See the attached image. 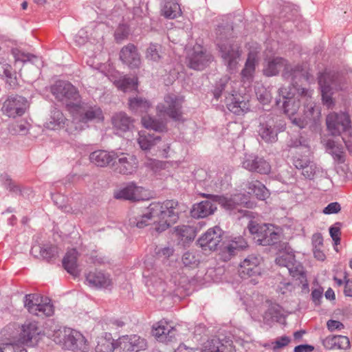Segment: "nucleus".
Returning <instances> with one entry per match:
<instances>
[{"label": "nucleus", "mask_w": 352, "mask_h": 352, "mask_svg": "<svg viewBox=\"0 0 352 352\" xmlns=\"http://www.w3.org/2000/svg\"><path fill=\"white\" fill-rule=\"evenodd\" d=\"M281 87L278 89L279 96L285 100L283 102L284 112L291 122L300 129L308 124H316L320 118V107L312 100V91L305 88L296 89Z\"/></svg>", "instance_id": "1"}, {"label": "nucleus", "mask_w": 352, "mask_h": 352, "mask_svg": "<svg viewBox=\"0 0 352 352\" xmlns=\"http://www.w3.org/2000/svg\"><path fill=\"white\" fill-rule=\"evenodd\" d=\"M184 206L173 200L152 203L146 213L139 217L130 219V224L139 228L153 224L157 232H162L176 223L179 214L184 211Z\"/></svg>", "instance_id": "2"}, {"label": "nucleus", "mask_w": 352, "mask_h": 352, "mask_svg": "<svg viewBox=\"0 0 352 352\" xmlns=\"http://www.w3.org/2000/svg\"><path fill=\"white\" fill-rule=\"evenodd\" d=\"M232 32V28L229 25L218 26L215 30L216 42L221 57L230 70L236 68L241 56L239 46L230 38Z\"/></svg>", "instance_id": "3"}, {"label": "nucleus", "mask_w": 352, "mask_h": 352, "mask_svg": "<svg viewBox=\"0 0 352 352\" xmlns=\"http://www.w3.org/2000/svg\"><path fill=\"white\" fill-rule=\"evenodd\" d=\"M48 337L63 349L74 352H88L89 342L79 331L67 327L54 329L48 333Z\"/></svg>", "instance_id": "4"}, {"label": "nucleus", "mask_w": 352, "mask_h": 352, "mask_svg": "<svg viewBox=\"0 0 352 352\" xmlns=\"http://www.w3.org/2000/svg\"><path fill=\"white\" fill-rule=\"evenodd\" d=\"M234 82L230 81L228 76H224L217 82L214 89V98L219 99L223 92L226 98V104L228 109L234 114L240 115L247 112L250 109L248 100H245L244 97L237 96L235 90L233 89Z\"/></svg>", "instance_id": "5"}, {"label": "nucleus", "mask_w": 352, "mask_h": 352, "mask_svg": "<svg viewBox=\"0 0 352 352\" xmlns=\"http://www.w3.org/2000/svg\"><path fill=\"white\" fill-rule=\"evenodd\" d=\"M328 131L332 135H342L347 149L352 152V135L350 132L351 119L348 113H329L326 119Z\"/></svg>", "instance_id": "6"}, {"label": "nucleus", "mask_w": 352, "mask_h": 352, "mask_svg": "<svg viewBox=\"0 0 352 352\" xmlns=\"http://www.w3.org/2000/svg\"><path fill=\"white\" fill-rule=\"evenodd\" d=\"M51 91L56 99L64 104L69 112L80 109V94L70 82L58 80L52 87Z\"/></svg>", "instance_id": "7"}, {"label": "nucleus", "mask_w": 352, "mask_h": 352, "mask_svg": "<svg viewBox=\"0 0 352 352\" xmlns=\"http://www.w3.org/2000/svg\"><path fill=\"white\" fill-rule=\"evenodd\" d=\"M73 116V120L70 123L71 126L67 124V131L72 133L75 131H81L85 124L89 122L102 121L104 118L101 109L97 106H90L80 100V109L75 112H70Z\"/></svg>", "instance_id": "8"}, {"label": "nucleus", "mask_w": 352, "mask_h": 352, "mask_svg": "<svg viewBox=\"0 0 352 352\" xmlns=\"http://www.w3.org/2000/svg\"><path fill=\"white\" fill-rule=\"evenodd\" d=\"M281 69H283V77L290 80L292 83L296 79L303 77L301 67L296 66L294 68L288 65L285 58L278 56L270 58L264 65L263 72L265 76L270 77L276 76Z\"/></svg>", "instance_id": "9"}, {"label": "nucleus", "mask_w": 352, "mask_h": 352, "mask_svg": "<svg viewBox=\"0 0 352 352\" xmlns=\"http://www.w3.org/2000/svg\"><path fill=\"white\" fill-rule=\"evenodd\" d=\"M248 228L250 232L254 236V240L258 245H271L279 241V232L272 225L258 224L251 221Z\"/></svg>", "instance_id": "10"}, {"label": "nucleus", "mask_w": 352, "mask_h": 352, "mask_svg": "<svg viewBox=\"0 0 352 352\" xmlns=\"http://www.w3.org/2000/svg\"><path fill=\"white\" fill-rule=\"evenodd\" d=\"M24 305L30 314L38 316H50L54 314V307L50 300L36 294L26 295Z\"/></svg>", "instance_id": "11"}, {"label": "nucleus", "mask_w": 352, "mask_h": 352, "mask_svg": "<svg viewBox=\"0 0 352 352\" xmlns=\"http://www.w3.org/2000/svg\"><path fill=\"white\" fill-rule=\"evenodd\" d=\"M146 347V340L138 335L122 336L111 342V352H138Z\"/></svg>", "instance_id": "12"}, {"label": "nucleus", "mask_w": 352, "mask_h": 352, "mask_svg": "<svg viewBox=\"0 0 352 352\" xmlns=\"http://www.w3.org/2000/svg\"><path fill=\"white\" fill-rule=\"evenodd\" d=\"M318 84L321 90L322 99L324 104L328 108L333 105L332 94L333 89H341L338 84L335 74L324 72L318 78Z\"/></svg>", "instance_id": "13"}, {"label": "nucleus", "mask_w": 352, "mask_h": 352, "mask_svg": "<svg viewBox=\"0 0 352 352\" xmlns=\"http://www.w3.org/2000/svg\"><path fill=\"white\" fill-rule=\"evenodd\" d=\"M184 98L173 94H167L164 97V102L157 107L160 113L165 114L170 118L179 120L182 117V107Z\"/></svg>", "instance_id": "14"}, {"label": "nucleus", "mask_w": 352, "mask_h": 352, "mask_svg": "<svg viewBox=\"0 0 352 352\" xmlns=\"http://www.w3.org/2000/svg\"><path fill=\"white\" fill-rule=\"evenodd\" d=\"M138 168L137 159L133 156H126L125 154L113 155L111 153V168L116 173L122 175H129L134 173Z\"/></svg>", "instance_id": "15"}, {"label": "nucleus", "mask_w": 352, "mask_h": 352, "mask_svg": "<svg viewBox=\"0 0 352 352\" xmlns=\"http://www.w3.org/2000/svg\"><path fill=\"white\" fill-rule=\"evenodd\" d=\"M29 104L27 99L20 96H11L3 102V112L9 117L22 116Z\"/></svg>", "instance_id": "16"}, {"label": "nucleus", "mask_w": 352, "mask_h": 352, "mask_svg": "<svg viewBox=\"0 0 352 352\" xmlns=\"http://www.w3.org/2000/svg\"><path fill=\"white\" fill-rule=\"evenodd\" d=\"M223 230L219 226L208 229L198 239L197 243L205 251H214L222 241Z\"/></svg>", "instance_id": "17"}, {"label": "nucleus", "mask_w": 352, "mask_h": 352, "mask_svg": "<svg viewBox=\"0 0 352 352\" xmlns=\"http://www.w3.org/2000/svg\"><path fill=\"white\" fill-rule=\"evenodd\" d=\"M262 258L258 255L248 256L241 262L239 267V273L242 278L256 276L261 274V264Z\"/></svg>", "instance_id": "18"}, {"label": "nucleus", "mask_w": 352, "mask_h": 352, "mask_svg": "<svg viewBox=\"0 0 352 352\" xmlns=\"http://www.w3.org/2000/svg\"><path fill=\"white\" fill-rule=\"evenodd\" d=\"M275 262L279 266L287 267L290 275L294 277L301 276L303 273L302 266L296 261L295 256L292 251L280 252Z\"/></svg>", "instance_id": "19"}, {"label": "nucleus", "mask_w": 352, "mask_h": 352, "mask_svg": "<svg viewBox=\"0 0 352 352\" xmlns=\"http://www.w3.org/2000/svg\"><path fill=\"white\" fill-rule=\"evenodd\" d=\"M113 197L116 199L136 201L146 199V195L142 187L138 186L131 182L114 190Z\"/></svg>", "instance_id": "20"}, {"label": "nucleus", "mask_w": 352, "mask_h": 352, "mask_svg": "<svg viewBox=\"0 0 352 352\" xmlns=\"http://www.w3.org/2000/svg\"><path fill=\"white\" fill-rule=\"evenodd\" d=\"M152 334L157 341L168 343L175 339L177 329L170 322L162 320L153 325Z\"/></svg>", "instance_id": "21"}, {"label": "nucleus", "mask_w": 352, "mask_h": 352, "mask_svg": "<svg viewBox=\"0 0 352 352\" xmlns=\"http://www.w3.org/2000/svg\"><path fill=\"white\" fill-rule=\"evenodd\" d=\"M218 204L227 210L236 209L238 206H243L247 208H253L256 203L248 200V197L245 194H236L230 197L217 196Z\"/></svg>", "instance_id": "22"}, {"label": "nucleus", "mask_w": 352, "mask_h": 352, "mask_svg": "<svg viewBox=\"0 0 352 352\" xmlns=\"http://www.w3.org/2000/svg\"><path fill=\"white\" fill-rule=\"evenodd\" d=\"M41 330L36 322H26L21 327L19 340L23 344L32 345L38 341Z\"/></svg>", "instance_id": "23"}, {"label": "nucleus", "mask_w": 352, "mask_h": 352, "mask_svg": "<svg viewBox=\"0 0 352 352\" xmlns=\"http://www.w3.org/2000/svg\"><path fill=\"white\" fill-rule=\"evenodd\" d=\"M205 352H235L233 342L228 338H213L204 344Z\"/></svg>", "instance_id": "24"}, {"label": "nucleus", "mask_w": 352, "mask_h": 352, "mask_svg": "<svg viewBox=\"0 0 352 352\" xmlns=\"http://www.w3.org/2000/svg\"><path fill=\"white\" fill-rule=\"evenodd\" d=\"M212 56L198 46L188 55V66L196 70L204 69L210 62Z\"/></svg>", "instance_id": "25"}, {"label": "nucleus", "mask_w": 352, "mask_h": 352, "mask_svg": "<svg viewBox=\"0 0 352 352\" xmlns=\"http://www.w3.org/2000/svg\"><path fill=\"white\" fill-rule=\"evenodd\" d=\"M243 167L245 169L260 174H268L271 171V166L264 158L256 155H249L243 162Z\"/></svg>", "instance_id": "26"}, {"label": "nucleus", "mask_w": 352, "mask_h": 352, "mask_svg": "<svg viewBox=\"0 0 352 352\" xmlns=\"http://www.w3.org/2000/svg\"><path fill=\"white\" fill-rule=\"evenodd\" d=\"M217 204H218L217 196H214L212 200H205L195 204L191 210V215L194 218L199 219L212 214L217 210Z\"/></svg>", "instance_id": "27"}, {"label": "nucleus", "mask_w": 352, "mask_h": 352, "mask_svg": "<svg viewBox=\"0 0 352 352\" xmlns=\"http://www.w3.org/2000/svg\"><path fill=\"white\" fill-rule=\"evenodd\" d=\"M285 129V125L282 122L276 126H272L270 122L261 123L259 126L258 133L265 142H274L278 139V133L283 131Z\"/></svg>", "instance_id": "28"}, {"label": "nucleus", "mask_w": 352, "mask_h": 352, "mask_svg": "<svg viewBox=\"0 0 352 352\" xmlns=\"http://www.w3.org/2000/svg\"><path fill=\"white\" fill-rule=\"evenodd\" d=\"M120 59L131 68L138 67L140 65V57L133 44H128L121 49Z\"/></svg>", "instance_id": "29"}, {"label": "nucleus", "mask_w": 352, "mask_h": 352, "mask_svg": "<svg viewBox=\"0 0 352 352\" xmlns=\"http://www.w3.org/2000/svg\"><path fill=\"white\" fill-rule=\"evenodd\" d=\"M78 252L75 249L68 250L63 259V265L68 273L74 276L79 274L78 269Z\"/></svg>", "instance_id": "30"}, {"label": "nucleus", "mask_w": 352, "mask_h": 352, "mask_svg": "<svg viewBox=\"0 0 352 352\" xmlns=\"http://www.w3.org/2000/svg\"><path fill=\"white\" fill-rule=\"evenodd\" d=\"M323 345L327 349H346L349 347L350 342L349 338L344 336H329L323 340Z\"/></svg>", "instance_id": "31"}, {"label": "nucleus", "mask_w": 352, "mask_h": 352, "mask_svg": "<svg viewBox=\"0 0 352 352\" xmlns=\"http://www.w3.org/2000/svg\"><path fill=\"white\" fill-rule=\"evenodd\" d=\"M86 280L90 287L94 288H104L109 285L108 276L98 270L89 272L86 276Z\"/></svg>", "instance_id": "32"}, {"label": "nucleus", "mask_w": 352, "mask_h": 352, "mask_svg": "<svg viewBox=\"0 0 352 352\" xmlns=\"http://www.w3.org/2000/svg\"><path fill=\"white\" fill-rule=\"evenodd\" d=\"M258 58L256 52H250L248 54L245 67L241 72L242 78L244 81L252 80L255 71V67L258 64Z\"/></svg>", "instance_id": "33"}, {"label": "nucleus", "mask_w": 352, "mask_h": 352, "mask_svg": "<svg viewBox=\"0 0 352 352\" xmlns=\"http://www.w3.org/2000/svg\"><path fill=\"white\" fill-rule=\"evenodd\" d=\"M66 118L63 113L54 108L51 111L50 117L45 122V127L50 130H58L63 127L65 124Z\"/></svg>", "instance_id": "34"}, {"label": "nucleus", "mask_w": 352, "mask_h": 352, "mask_svg": "<svg viewBox=\"0 0 352 352\" xmlns=\"http://www.w3.org/2000/svg\"><path fill=\"white\" fill-rule=\"evenodd\" d=\"M247 188L248 189L249 194L254 195L260 200H265L270 197L269 190L258 180L248 182Z\"/></svg>", "instance_id": "35"}, {"label": "nucleus", "mask_w": 352, "mask_h": 352, "mask_svg": "<svg viewBox=\"0 0 352 352\" xmlns=\"http://www.w3.org/2000/svg\"><path fill=\"white\" fill-rule=\"evenodd\" d=\"M151 106L150 102L142 97L137 96L129 100V109L135 113L148 112Z\"/></svg>", "instance_id": "36"}, {"label": "nucleus", "mask_w": 352, "mask_h": 352, "mask_svg": "<svg viewBox=\"0 0 352 352\" xmlns=\"http://www.w3.org/2000/svg\"><path fill=\"white\" fill-rule=\"evenodd\" d=\"M248 246L246 241L241 236L235 237L230 243L224 248L223 254H228L225 256V259H229L232 255H234L237 250H243Z\"/></svg>", "instance_id": "37"}, {"label": "nucleus", "mask_w": 352, "mask_h": 352, "mask_svg": "<svg viewBox=\"0 0 352 352\" xmlns=\"http://www.w3.org/2000/svg\"><path fill=\"white\" fill-rule=\"evenodd\" d=\"M160 140V136H154V134H151L145 131L139 132L138 142L142 150H149Z\"/></svg>", "instance_id": "38"}, {"label": "nucleus", "mask_w": 352, "mask_h": 352, "mask_svg": "<svg viewBox=\"0 0 352 352\" xmlns=\"http://www.w3.org/2000/svg\"><path fill=\"white\" fill-rule=\"evenodd\" d=\"M326 148L333 159L339 163L344 162V148L332 140H328L326 142Z\"/></svg>", "instance_id": "39"}, {"label": "nucleus", "mask_w": 352, "mask_h": 352, "mask_svg": "<svg viewBox=\"0 0 352 352\" xmlns=\"http://www.w3.org/2000/svg\"><path fill=\"white\" fill-rule=\"evenodd\" d=\"M113 84L124 92L132 91L137 89L138 87V79L135 77L129 78L127 76H123L118 80H115Z\"/></svg>", "instance_id": "40"}, {"label": "nucleus", "mask_w": 352, "mask_h": 352, "mask_svg": "<svg viewBox=\"0 0 352 352\" xmlns=\"http://www.w3.org/2000/svg\"><path fill=\"white\" fill-rule=\"evenodd\" d=\"M161 12L162 15L170 19H175L182 14L179 5L174 1L166 2L163 6Z\"/></svg>", "instance_id": "41"}, {"label": "nucleus", "mask_w": 352, "mask_h": 352, "mask_svg": "<svg viewBox=\"0 0 352 352\" xmlns=\"http://www.w3.org/2000/svg\"><path fill=\"white\" fill-rule=\"evenodd\" d=\"M89 159L96 166L103 167L110 162V155L107 151L99 150L91 153Z\"/></svg>", "instance_id": "42"}, {"label": "nucleus", "mask_w": 352, "mask_h": 352, "mask_svg": "<svg viewBox=\"0 0 352 352\" xmlns=\"http://www.w3.org/2000/svg\"><path fill=\"white\" fill-rule=\"evenodd\" d=\"M113 127L121 131H126L129 129L131 124V120L126 113L120 112L114 116L112 120Z\"/></svg>", "instance_id": "43"}, {"label": "nucleus", "mask_w": 352, "mask_h": 352, "mask_svg": "<svg viewBox=\"0 0 352 352\" xmlns=\"http://www.w3.org/2000/svg\"><path fill=\"white\" fill-rule=\"evenodd\" d=\"M32 251H39L41 256L47 261H50L58 255V248L54 245L34 246Z\"/></svg>", "instance_id": "44"}, {"label": "nucleus", "mask_w": 352, "mask_h": 352, "mask_svg": "<svg viewBox=\"0 0 352 352\" xmlns=\"http://www.w3.org/2000/svg\"><path fill=\"white\" fill-rule=\"evenodd\" d=\"M142 123L145 128L153 129L155 131H163L166 129L165 122L154 119L149 116H143Z\"/></svg>", "instance_id": "45"}, {"label": "nucleus", "mask_w": 352, "mask_h": 352, "mask_svg": "<svg viewBox=\"0 0 352 352\" xmlns=\"http://www.w3.org/2000/svg\"><path fill=\"white\" fill-rule=\"evenodd\" d=\"M0 352H27V351L18 340L1 344Z\"/></svg>", "instance_id": "46"}, {"label": "nucleus", "mask_w": 352, "mask_h": 352, "mask_svg": "<svg viewBox=\"0 0 352 352\" xmlns=\"http://www.w3.org/2000/svg\"><path fill=\"white\" fill-rule=\"evenodd\" d=\"M1 74L5 76L8 82H9L11 86H15L17 84L16 73L12 71L10 65L0 62V74Z\"/></svg>", "instance_id": "47"}, {"label": "nucleus", "mask_w": 352, "mask_h": 352, "mask_svg": "<svg viewBox=\"0 0 352 352\" xmlns=\"http://www.w3.org/2000/svg\"><path fill=\"white\" fill-rule=\"evenodd\" d=\"M29 130V124L24 120L14 122L9 128V131L12 135H25Z\"/></svg>", "instance_id": "48"}, {"label": "nucleus", "mask_w": 352, "mask_h": 352, "mask_svg": "<svg viewBox=\"0 0 352 352\" xmlns=\"http://www.w3.org/2000/svg\"><path fill=\"white\" fill-rule=\"evenodd\" d=\"M162 46L157 44H151L146 52V57L150 60L157 62L161 58Z\"/></svg>", "instance_id": "49"}, {"label": "nucleus", "mask_w": 352, "mask_h": 352, "mask_svg": "<svg viewBox=\"0 0 352 352\" xmlns=\"http://www.w3.org/2000/svg\"><path fill=\"white\" fill-rule=\"evenodd\" d=\"M12 56L14 58L15 62H23L25 63L27 61H33L34 59H36V57L28 54L22 52L18 48H14L11 51Z\"/></svg>", "instance_id": "50"}, {"label": "nucleus", "mask_w": 352, "mask_h": 352, "mask_svg": "<svg viewBox=\"0 0 352 352\" xmlns=\"http://www.w3.org/2000/svg\"><path fill=\"white\" fill-rule=\"evenodd\" d=\"M182 263L186 267L195 268L198 266L199 259L197 257L195 253L188 252L184 254Z\"/></svg>", "instance_id": "51"}, {"label": "nucleus", "mask_w": 352, "mask_h": 352, "mask_svg": "<svg viewBox=\"0 0 352 352\" xmlns=\"http://www.w3.org/2000/svg\"><path fill=\"white\" fill-rule=\"evenodd\" d=\"M177 235L180 236L182 239H191L194 238V232L191 227L187 226H178L175 229Z\"/></svg>", "instance_id": "52"}, {"label": "nucleus", "mask_w": 352, "mask_h": 352, "mask_svg": "<svg viewBox=\"0 0 352 352\" xmlns=\"http://www.w3.org/2000/svg\"><path fill=\"white\" fill-rule=\"evenodd\" d=\"M341 223L339 222L336 223L329 228V234L331 237L332 238L334 242V246H337L340 243V236H341V230H340Z\"/></svg>", "instance_id": "53"}, {"label": "nucleus", "mask_w": 352, "mask_h": 352, "mask_svg": "<svg viewBox=\"0 0 352 352\" xmlns=\"http://www.w3.org/2000/svg\"><path fill=\"white\" fill-rule=\"evenodd\" d=\"M129 34V28L126 25H120L118 26L115 32L114 37L115 40L118 43H120L126 39Z\"/></svg>", "instance_id": "54"}, {"label": "nucleus", "mask_w": 352, "mask_h": 352, "mask_svg": "<svg viewBox=\"0 0 352 352\" xmlns=\"http://www.w3.org/2000/svg\"><path fill=\"white\" fill-rule=\"evenodd\" d=\"M318 170V167L314 162L311 161L305 167H304L303 169H302V175L306 179H312Z\"/></svg>", "instance_id": "55"}, {"label": "nucleus", "mask_w": 352, "mask_h": 352, "mask_svg": "<svg viewBox=\"0 0 352 352\" xmlns=\"http://www.w3.org/2000/svg\"><path fill=\"white\" fill-rule=\"evenodd\" d=\"M96 352H110V342L106 337H98Z\"/></svg>", "instance_id": "56"}, {"label": "nucleus", "mask_w": 352, "mask_h": 352, "mask_svg": "<svg viewBox=\"0 0 352 352\" xmlns=\"http://www.w3.org/2000/svg\"><path fill=\"white\" fill-rule=\"evenodd\" d=\"M89 40L87 31L82 28L80 29L74 36V42L77 45L81 46L87 43Z\"/></svg>", "instance_id": "57"}, {"label": "nucleus", "mask_w": 352, "mask_h": 352, "mask_svg": "<svg viewBox=\"0 0 352 352\" xmlns=\"http://www.w3.org/2000/svg\"><path fill=\"white\" fill-rule=\"evenodd\" d=\"M311 161L307 156L294 157L293 164L298 169H303Z\"/></svg>", "instance_id": "58"}, {"label": "nucleus", "mask_w": 352, "mask_h": 352, "mask_svg": "<svg viewBox=\"0 0 352 352\" xmlns=\"http://www.w3.org/2000/svg\"><path fill=\"white\" fill-rule=\"evenodd\" d=\"M341 210L340 204L338 202H332L328 204L322 210L325 214H336Z\"/></svg>", "instance_id": "59"}, {"label": "nucleus", "mask_w": 352, "mask_h": 352, "mask_svg": "<svg viewBox=\"0 0 352 352\" xmlns=\"http://www.w3.org/2000/svg\"><path fill=\"white\" fill-rule=\"evenodd\" d=\"M323 289L319 287L314 289L311 292V300L315 305L318 306L321 303V299L322 298Z\"/></svg>", "instance_id": "60"}, {"label": "nucleus", "mask_w": 352, "mask_h": 352, "mask_svg": "<svg viewBox=\"0 0 352 352\" xmlns=\"http://www.w3.org/2000/svg\"><path fill=\"white\" fill-rule=\"evenodd\" d=\"M290 342V339L287 336H281L273 342L274 349H279L286 346Z\"/></svg>", "instance_id": "61"}, {"label": "nucleus", "mask_w": 352, "mask_h": 352, "mask_svg": "<svg viewBox=\"0 0 352 352\" xmlns=\"http://www.w3.org/2000/svg\"><path fill=\"white\" fill-rule=\"evenodd\" d=\"M5 186L10 192H14L16 194L21 192L20 186L11 179H7L6 180Z\"/></svg>", "instance_id": "62"}, {"label": "nucleus", "mask_w": 352, "mask_h": 352, "mask_svg": "<svg viewBox=\"0 0 352 352\" xmlns=\"http://www.w3.org/2000/svg\"><path fill=\"white\" fill-rule=\"evenodd\" d=\"M327 327L330 331L342 330L344 327V324L341 322L334 320H328L327 322Z\"/></svg>", "instance_id": "63"}, {"label": "nucleus", "mask_w": 352, "mask_h": 352, "mask_svg": "<svg viewBox=\"0 0 352 352\" xmlns=\"http://www.w3.org/2000/svg\"><path fill=\"white\" fill-rule=\"evenodd\" d=\"M175 352H205L204 347L202 349H193L186 346L185 345H180Z\"/></svg>", "instance_id": "64"}]
</instances>
